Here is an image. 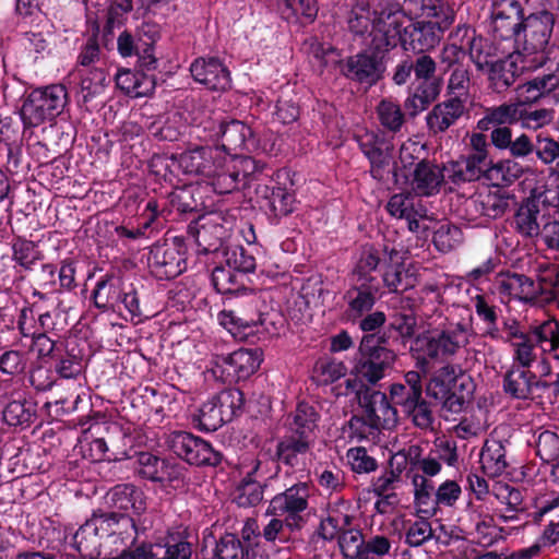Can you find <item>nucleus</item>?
<instances>
[{
	"label": "nucleus",
	"instance_id": "nucleus-42",
	"mask_svg": "<svg viewBox=\"0 0 559 559\" xmlns=\"http://www.w3.org/2000/svg\"><path fill=\"white\" fill-rule=\"evenodd\" d=\"M535 159L559 174V128L550 127L536 133Z\"/></svg>",
	"mask_w": 559,
	"mask_h": 559
},
{
	"label": "nucleus",
	"instance_id": "nucleus-38",
	"mask_svg": "<svg viewBox=\"0 0 559 559\" xmlns=\"http://www.w3.org/2000/svg\"><path fill=\"white\" fill-rule=\"evenodd\" d=\"M211 283L217 293L229 297L246 292L251 281L248 276L224 264L223 261H218L212 270Z\"/></svg>",
	"mask_w": 559,
	"mask_h": 559
},
{
	"label": "nucleus",
	"instance_id": "nucleus-11",
	"mask_svg": "<svg viewBox=\"0 0 559 559\" xmlns=\"http://www.w3.org/2000/svg\"><path fill=\"white\" fill-rule=\"evenodd\" d=\"M358 146L369 160L370 176L384 181L390 174L397 179L396 162H394V144L383 133L366 132L357 138Z\"/></svg>",
	"mask_w": 559,
	"mask_h": 559
},
{
	"label": "nucleus",
	"instance_id": "nucleus-39",
	"mask_svg": "<svg viewBox=\"0 0 559 559\" xmlns=\"http://www.w3.org/2000/svg\"><path fill=\"white\" fill-rule=\"evenodd\" d=\"M73 75L79 79V102L87 104L104 93L108 84L107 72L104 68H75Z\"/></svg>",
	"mask_w": 559,
	"mask_h": 559
},
{
	"label": "nucleus",
	"instance_id": "nucleus-5",
	"mask_svg": "<svg viewBox=\"0 0 559 559\" xmlns=\"http://www.w3.org/2000/svg\"><path fill=\"white\" fill-rule=\"evenodd\" d=\"M68 104V91L62 84H51L33 90L21 108L25 127H38L60 116Z\"/></svg>",
	"mask_w": 559,
	"mask_h": 559
},
{
	"label": "nucleus",
	"instance_id": "nucleus-8",
	"mask_svg": "<svg viewBox=\"0 0 559 559\" xmlns=\"http://www.w3.org/2000/svg\"><path fill=\"white\" fill-rule=\"evenodd\" d=\"M346 389L355 393L359 407L369 418L371 428L391 429L396 425L397 411L385 393L359 381H346Z\"/></svg>",
	"mask_w": 559,
	"mask_h": 559
},
{
	"label": "nucleus",
	"instance_id": "nucleus-15",
	"mask_svg": "<svg viewBox=\"0 0 559 559\" xmlns=\"http://www.w3.org/2000/svg\"><path fill=\"white\" fill-rule=\"evenodd\" d=\"M262 361L260 348H239L233 353L216 356L215 372L221 373L224 382L245 381L259 369Z\"/></svg>",
	"mask_w": 559,
	"mask_h": 559
},
{
	"label": "nucleus",
	"instance_id": "nucleus-19",
	"mask_svg": "<svg viewBox=\"0 0 559 559\" xmlns=\"http://www.w3.org/2000/svg\"><path fill=\"white\" fill-rule=\"evenodd\" d=\"M493 160L490 156L463 154L459 159L452 160L447 167L448 179L460 186L466 182L490 180Z\"/></svg>",
	"mask_w": 559,
	"mask_h": 559
},
{
	"label": "nucleus",
	"instance_id": "nucleus-64",
	"mask_svg": "<svg viewBox=\"0 0 559 559\" xmlns=\"http://www.w3.org/2000/svg\"><path fill=\"white\" fill-rule=\"evenodd\" d=\"M66 320L58 309L48 310L43 306V310L38 312L34 331L44 334L59 335L64 330Z\"/></svg>",
	"mask_w": 559,
	"mask_h": 559
},
{
	"label": "nucleus",
	"instance_id": "nucleus-4",
	"mask_svg": "<svg viewBox=\"0 0 559 559\" xmlns=\"http://www.w3.org/2000/svg\"><path fill=\"white\" fill-rule=\"evenodd\" d=\"M556 16L548 10L533 12L525 16L521 29V38L515 45V50L535 64L543 67L547 60L546 48L549 44Z\"/></svg>",
	"mask_w": 559,
	"mask_h": 559
},
{
	"label": "nucleus",
	"instance_id": "nucleus-41",
	"mask_svg": "<svg viewBox=\"0 0 559 559\" xmlns=\"http://www.w3.org/2000/svg\"><path fill=\"white\" fill-rule=\"evenodd\" d=\"M154 559H193V544L182 532H168L163 544L153 545Z\"/></svg>",
	"mask_w": 559,
	"mask_h": 559
},
{
	"label": "nucleus",
	"instance_id": "nucleus-48",
	"mask_svg": "<svg viewBox=\"0 0 559 559\" xmlns=\"http://www.w3.org/2000/svg\"><path fill=\"white\" fill-rule=\"evenodd\" d=\"M506 454V448L500 440H487L480 452V463L484 473L489 477L502 475L509 466Z\"/></svg>",
	"mask_w": 559,
	"mask_h": 559
},
{
	"label": "nucleus",
	"instance_id": "nucleus-53",
	"mask_svg": "<svg viewBox=\"0 0 559 559\" xmlns=\"http://www.w3.org/2000/svg\"><path fill=\"white\" fill-rule=\"evenodd\" d=\"M226 423L243 413L245 394L238 388H226L212 396Z\"/></svg>",
	"mask_w": 559,
	"mask_h": 559
},
{
	"label": "nucleus",
	"instance_id": "nucleus-32",
	"mask_svg": "<svg viewBox=\"0 0 559 559\" xmlns=\"http://www.w3.org/2000/svg\"><path fill=\"white\" fill-rule=\"evenodd\" d=\"M117 49L121 57H136L140 67L147 70H156L158 59L154 55V40L150 43L135 40L131 33L123 31L117 39Z\"/></svg>",
	"mask_w": 559,
	"mask_h": 559
},
{
	"label": "nucleus",
	"instance_id": "nucleus-36",
	"mask_svg": "<svg viewBox=\"0 0 559 559\" xmlns=\"http://www.w3.org/2000/svg\"><path fill=\"white\" fill-rule=\"evenodd\" d=\"M47 365L51 366L57 378L75 379L84 368L82 349L74 342L66 343Z\"/></svg>",
	"mask_w": 559,
	"mask_h": 559
},
{
	"label": "nucleus",
	"instance_id": "nucleus-60",
	"mask_svg": "<svg viewBox=\"0 0 559 559\" xmlns=\"http://www.w3.org/2000/svg\"><path fill=\"white\" fill-rule=\"evenodd\" d=\"M192 423L200 430L213 432L226 424V420L213 397H211L200 406L195 414H193Z\"/></svg>",
	"mask_w": 559,
	"mask_h": 559
},
{
	"label": "nucleus",
	"instance_id": "nucleus-21",
	"mask_svg": "<svg viewBox=\"0 0 559 559\" xmlns=\"http://www.w3.org/2000/svg\"><path fill=\"white\" fill-rule=\"evenodd\" d=\"M442 86L443 79L441 75H437V72L428 79L414 80L404 100V109L408 116L414 118L427 110L438 99Z\"/></svg>",
	"mask_w": 559,
	"mask_h": 559
},
{
	"label": "nucleus",
	"instance_id": "nucleus-10",
	"mask_svg": "<svg viewBox=\"0 0 559 559\" xmlns=\"http://www.w3.org/2000/svg\"><path fill=\"white\" fill-rule=\"evenodd\" d=\"M254 194L259 207L273 226L278 225L282 218L296 210L297 200L294 190L281 185L273 176L265 177V182L257 183Z\"/></svg>",
	"mask_w": 559,
	"mask_h": 559
},
{
	"label": "nucleus",
	"instance_id": "nucleus-9",
	"mask_svg": "<svg viewBox=\"0 0 559 559\" xmlns=\"http://www.w3.org/2000/svg\"><path fill=\"white\" fill-rule=\"evenodd\" d=\"M166 443L177 457L189 465L216 467L224 459L223 453L215 450L209 441L188 431H173Z\"/></svg>",
	"mask_w": 559,
	"mask_h": 559
},
{
	"label": "nucleus",
	"instance_id": "nucleus-56",
	"mask_svg": "<svg viewBox=\"0 0 559 559\" xmlns=\"http://www.w3.org/2000/svg\"><path fill=\"white\" fill-rule=\"evenodd\" d=\"M214 559H250V546L245 545L238 535L225 533L216 542Z\"/></svg>",
	"mask_w": 559,
	"mask_h": 559
},
{
	"label": "nucleus",
	"instance_id": "nucleus-26",
	"mask_svg": "<svg viewBox=\"0 0 559 559\" xmlns=\"http://www.w3.org/2000/svg\"><path fill=\"white\" fill-rule=\"evenodd\" d=\"M464 99L461 96H451L436 104L426 116V124L433 134L444 133L463 116Z\"/></svg>",
	"mask_w": 559,
	"mask_h": 559
},
{
	"label": "nucleus",
	"instance_id": "nucleus-50",
	"mask_svg": "<svg viewBox=\"0 0 559 559\" xmlns=\"http://www.w3.org/2000/svg\"><path fill=\"white\" fill-rule=\"evenodd\" d=\"M168 199L171 207L180 215H195L193 219H197L204 209L199 190L192 186L175 189Z\"/></svg>",
	"mask_w": 559,
	"mask_h": 559
},
{
	"label": "nucleus",
	"instance_id": "nucleus-63",
	"mask_svg": "<svg viewBox=\"0 0 559 559\" xmlns=\"http://www.w3.org/2000/svg\"><path fill=\"white\" fill-rule=\"evenodd\" d=\"M527 337L536 346L546 350V348H544V344H548L550 347L554 343L559 342V321L556 319H548L540 324L531 326L527 332Z\"/></svg>",
	"mask_w": 559,
	"mask_h": 559
},
{
	"label": "nucleus",
	"instance_id": "nucleus-52",
	"mask_svg": "<svg viewBox=\"0 0 559 559\" xmlns=\"http://www.w3.org/2000/svg\"><path fill=\"white\" fill-rule=\"evenodd\" d=\"M530 173V167L519 163L515 158H506L493 162L490 182L497 187H509L519 180L523 175Z\"/></svg>",
	"mask_w": 559,
	"mask_h": 559
},
{
	"label": "nucleus",
	"instance_id": "nucleus-40",
	"mask_svg": "<svg viewBox=\"0 0 559 559\" xmlns=\"http://www.w3.org/2000/svg\"><path fill=\"white\" fill-rule=\"evenodd\" d=\"M559 88V74L550 72L537 75L534 79L521 84L516 88L518 105H526L538 102L542 97L549 95Z\"/></svg>",
	"mask_w": 559,
	"mask_h": 559
},
{
	"label": "nucleus",
	"instance_id": "nucleus-47",
	"mask_svg": "<svg viewBox=\"0 0 559 559\" xmlns=\"http://www.w3.org/2000/svg\"><path fill=\"white\" fill-rule=\"evenodd\" d=\"M539 204L534 199H525L514 214L515 230L523 238H534L542 234L538 223Z\"/></svg>",
	"mask_w": 559,
	"mask_h": 559
},
{
	"label": "nucleus",
	"instance_id": "nucleus-14",
	"mask_svg": "<svg viewBox=\"0 0 559 559\" xmlns=\"http://www.w3.org/2000/svg\"><path fill=\"white\" fill-rule=\"evenodd\" d=\"M341 75L356 84L372 87L377 85L386 71V61L372 51L365 49L337 62Z\"/></svg>",
	"mask_w": 559,
	"mask_h": 559
},
{
	"label": "nucleus",
	"instance_id": "nucleus-22",
	"mask_svg": "<svg viewBox=\"0 0 559 559\" xmlns=\"http://www.w3.org/2000/svg\"><path fill=\"white\" fill-rule=\"evenodd\" d=\"M215 148L210 145H195L180 154L171 155V164L177 165L185 175L213 176L216 174Z\"/></svg>",
	"mask_w": 559,
	"mask_h": 559
},
{
	"label": "nucleus",
	"instance_id": "nucleus-17",
	"mask_svg": "<svg viewBox=\"0 0 559 559\" xmlns=\"http://www.w3.org/2000/svg\"><path fill=\"white\" fill-rule=\"evenodd\" d=\"M485 69L488 71L490 87L496 93L506 92L525 71L538 69L527 57L514 50L502 59L490 62Z\"/></svg>",
	"mask_w": 559,
	"mask_h": 559
},
{
	"label": "nucleus",
	"instance_id": "nucleus-62",
	"mask_svg": "<svg viewBox=\"0 0 559 559\" xmlns=\"http://www.w3.org/2000/svg\"><path fill=\"white\" fill-rule=\"evenodd\" d=\"M463 238V233L456 225L441 224L432 235V242L439 252L448 253L456 248Z\"/></svg>",
	"mask_w": 559,
	"mask_h": 559
},
{
	"label": "nucleus",
	"instance_id": "nucleus-30",
	"mask_svg": "<svg viewBox=\"0 0 559 559\" xmlns=\"http://www.w3.org/2000/svg\"><path fill=\"white\" fill-rule=\"evenodd\" d=\"M224 305L234 310L237 316L245 318V323H249L255 331L264 323L263 313L259 309L260 299L252 287L225 297Z\"/></svg>",
	"mask_w": 559,
	"mask_h": 559
},
{
	"label": "nucleus",
	"instance_id": "nucleus-18",
	"mask_svg": "<svg viewBox=\"0 0 559 559\" xmlns=\"http://www.w3.org/2000/svg\"><path fill=\"white\" fill-rule=\"evenodd\" d=\"M135 464V474L152 483L171 485L183 478L182 467L178 463L152 452H139Z\"/></svg>",
	"mask_w": 559,
	"mask_h": 559
},
{
	"label": "nucleus",
	"instance_id": "nucleus-57",
	"mask_svg": "<svg viewBox=\"0 0 559 559\" xmlns=\"http://www.w3.org/2000/svg\"><path fill=\"white\" fill-rule=\"evenodd\" d=\"M259 464L260 463L258 462L254 469L251 473H248L237 487V495L234 500L240 508L255 507L263 499L264 487L253 479V474Z\"/></svg>",
	"mask_w": 559,
	"mask_h": 559
},
{
	"label": "nucleus",
	"instance_id": "nucleus-24",
	"mask_svg": "<svg viewBox=\"0 0 559 559\" xmlns=\"http://www.w3.org/2000/svg\"><path fill=\"white\" fill-rule=\"evenodd\" d=\"M115 79L119 90L135 98L151 95L156 87L155 70L144 69L138 62L134 69H119Z\"/></svg>",
	"mask_w": 559,
	"mask_h": 559
},
{
	"label": "nucleus",
	"instance_id": "nucleus-55",
	"mask_svg": "<svg viewBox=\"0 0 559 559\" xmlns=\"http://www.w3.org/2000/svg\"><path fill=\"white\" fill-rule=\"evenodd\" d=\"M11 248L12 260L25 271H32L35 263L43 259L37 243L24 237L15 236L12 239Z\"/></svg>",
	"mask_w": 559,
	"mask_h": 559
},
{
	"label": "nucleus",
	"instance_id": "nucleus-27",
	"mask_svg": "<svg viewBox=\"0 0 559 559\" xmlns=\"http://www.w3.org/2000/svg\"><path fill=\"white\" fill-rule=\"evenodd\" d=\"M39 419L37 402L28 396L19 395L10 401L2 411V420L9 427L25 430Z\"/></svg>",
	"mask_w": 559,
	"mask_h": 559
},
{
	"label": "nucleus",
	"instance_id": "nucleus-20",
	"mask_svg": "<svg viewBox=\"0 0 559 559\" xmlns=\"http://www.w3.org/2000/svg\"><path fill=\"white\" fill-rule=\"evenodd\" d=\"M193 80L211 91L225 92L231 87L230 71L218 57H199L190 64Z\"/></svg>",
	"mask_w": 559,
	"mask_h": 559
},
{
	"label": "nucleus",
	"instance_id": "nucleus-54",
	"mask_svg": "<svg viewBox=\"0 0 559 559\" xmlns=\"http://www.w3.org/2000/svg\"><path fill=\"white\" fill-rule=\"evenodd\" d=\"M217 319L219 324L226 329L235 340L240 342H253L258 331L249 323H245V318L237 316L229 307L218 312Z\"/></svg>",
	"mask_w": 559,
	"mask_h": 559
},
{
	"label": "nucleus",
	"instance_id": "nucleus-16",
	"mask_svg": "<svg viewBox=\"0 0 559 559\" xmlns=\"http://www.w3.org/2000/svg\"><path fill=\"white\" fill-rule=\"evenodd\" d=\"M491 33L496 39L519 43L524 22V10L519 0H500L491 14Z\"/></svg>",
	"mask_w": 559,
	"mask_h": 559
},
{
	"label": "nucleus",
	"instance_id": "nucleus-61",
	"mask_svg": "<svg viewBox=\"0 0 559 559\" xmlns=\"http://www.w3.org/2000/svg\"><path fill=\"white\" fill-rule=\"evenodd\" d=\"M382 282L389 293L393 294H403L413 287V284L409 282L408 272L405 270L403 262L393 263V261H390L389 264H385Z\"/></svg>",
	"mask_w": 559,
	"mask_h": 559
},
{
	"label": "nucleus",
	"instance_id": "nucleus-46",
	"mask_svg": "<svg viewBox=\"0 0 559 559\" xmlns=\"http://www.w3.org/2000/svg\"><path fill=\"white\" fill-rule=\"evenodd\" d=\"M378 288L371 285V282L364 281L359 285L353 286L347 296H350L348 301V317L353 322H356L358 317L372 310L377 301Z\"/></svg>",
	"mask_w": 559,
	"mask_h": 559
},
{
	"label": "nucleus",
	"instance_id": "nucleus-34",
	"mask_svg": "<svg viewBox=\"0 0 559 559\" xmlns=\"http://www.w3.org/2000/svg\"><path fill=\"white\" fill-rule=\"evenodd\" d=\"M123 283L120 277L112 273L100 276L92 292V299L95 307L103 312L115 311L120 305Z\"/></svg>",
	"mask_w": 559,
	"mask_h": 559
},
{
	"label": "nucleus",
	"instance_id": "nucleus-25",
	"mask_svg": "<svg viewBox=\"0 0 559 559\" xmlns=\"http://www.w3.org/2000/svg\"><path fill=\"white\" fill-rule=\"evenodd\" d=\"M508 207L509 197L499 190L472 197L465 203V211L469 222H476L480 217L486 218V222L499 218L506 213Z\"/></svg>",
	"mask_w": 559,
	"mask_h": 559
},
{
	"label": "nucleus",
	"instance_id": "nucleus-7",
	"mask_svg": "<svg viewBox=\"0 0 559 559\" xmlns=\"http://www.w3.org/2000/svg\"><path fill=\"white\" fill-rule=\"evenodd\" d=\"M187 251L188 246L182 237L153 245L147 255L151 274L159 281L176 278L187 270Z\"/></svg>",
	"mask_w": 559,
	"mask_h": 559
},
{
	"label": "nucleus",
	"instance_id": "nucleus-43",
	"mask_svg": "<svg viewBox=\"0 0 559 559\" xmlns=\"http://www.w3.org/2000/svg\"><path fill=\"white\" fill-rule=\"evenodd\" d=\"M72 542V546L83 559H100L102 536L91 519L73 534Z\"/></svg>",
	"mask_w": 559,
	"mask_h": 559
},
{
	"label": "nucleus",
	"instance_id": "nucleus-44",
	"mask_svg": "<svg viewBox=\"0 0 559 559\" xmlns=\"http://www.w3.org/2000/svg\"><path fill=\"white\" fill-rule=\"evenodd\" d=\"M382 255H389L390 261H393L394 257L399 255V251L394 248L389 249L388 246H383L382 249L377 248L373 245H366L362 247L353 272L354 275L358 277V281H373V277L370 274L379 266Z\"/></svg>",
	"mask_w": 559,
	"mask_h": 559
},
{
	"label": "nucleus",
	"instance_id": "nucleus-1",
	"mask_svg": "<svg viewBox=\"0 0 559 559\" xmlns=\"http://www.w3.org/2000/svg\"><path fill=\"white\" fill-rule=\"evenodd\" d=\"M391 335H362L353 360L350 374L346 381L376 385L394 369L397 354L390 347Z\"/></svg>",
	"mask_w": 559,
	"mask_h": 559
},
{
	"label": "nucleus",
	"instance_id": "nucleus-59",
	"mask_svg": "<svg viewBox=\"0 0 559 559\" xmlns=\"http://www.w3.org/2000/svg\"><path fill=\"white\" fill-rule=\"evenodd\" d=\"M219 258L224 264L246 276L253 273L257 267L254 255L242 246L227 247Z\"/></svg>",
	"mask_w": 559,
	"mask_h": 559
},
{
	"label": "nucleus",
	"instance_id": "nucleus-49",
	"mask_svg": "<svg viewBox=\"0 0 559 559\" xmlns=\"http://www.w3.org/2000/svg\"><path fill=\"white\" fill-rule=\"evenodd\" d=\"M550 271H551V269H549L546 272V274H543V276H547ZM540 277H542V275L539 276V278ZM502 287L506 290H508V293L510 295H513V296L518 297L519 299H523V300H528V299L535 298L537 293L539 292V289L543 290V289L549 288V293L552 295L549 284H546L545 282H542L539 280V284L536 285L535 282L531 277H528L524 274H518V273H513V274L509 275L507 277V280H504L502 282Z\"/></svg>",
	"mask_w": 559,
	"mask_h": 559
},
{
	"label": "nucleus",
	"instance_id": "nucleus-23",
	"mask_svg": "<svg viewBox=\"0 0 559 559\" xmlns=\"http://www.w3.org/2000/svg\"><path fill=\"white\" fill-rule=\"evenodd\" d=\"M321 415L308 402H298L294 412L286 417V432L298 439L316 443Z\"/></svg>",
	"mask_w": 559,
	"mask_h": 559
},
{
	"label": "nucleus",
	"instance_id": "nucleus-58",
	"mask_svg": "<svg viewBox=\"0 0 559 559\" xmlns=\"http://www.w3.org/2000/svg\"><path fill=\"white\" fill-rule=\"evenodd\" d=\"M0 165L12 176L24 175L29 168V164L23 155L22 145L16 141L0 145Z\"/></svg>",
	"mask_w": 559,
	"mask_h": 559
},
{
	"label": "nucleus",
	"instance_id": "nucleus-45",
	"mask_svg": "<svg viewBox=\"0 0 559 559\" xmlns=\"http://www.w3.org/2000/svg\"><path fill=\"white\" fill-rule=\"evenodd\" d=\"M521 105L516 104H501L486 108L484 116L477 122V129L486 132L491 128H499L500 126H511L521 119Z\"/></svg>",
	"mask_w": 559,
	"mask_h": 559
},
{
	"label": "nucleus",
	"instance_id": "nucleus-2",
	"mask_svg": "<svg viewBox=\"0 0 559 559\" xmlns=\"http://www.w3.org/2000/svg\"><path fill=\"white\" fill-rule=\"evenodd\" d=\"M475 384L471 376L453 365L438 369L426 385L427 396L441 404L442 409L460 414L472 399Z\"/></svg>",
	"mask_w": 559,
	"mask_h": 559
},
{
	"label": "nucleus",
	"instance_id": "nucleus-33",
	"mask_svg": "<svg viewBox=\"0 0 559 559\" xmlns=\"http://www.w3.org/2000/svg\"><path fill=\"white\" fill-rule=\"evenodd\" d=\"M548 384L537 380L534 372L525 368L513 366L503 376V391L512 399L528 400L532 397L533 386L546 388Z\"/></svg>",
	"mask_w": 559,
	"mask_h": 559
},
{
	"label": "nucleus",
	"instance_id": "nucleus-6",
	"mask_svg": "<svg viewBox=\"0 0 559 559\" xmlns=\"http://www.w3.org/2000/svg\"><path fill=\"white\" fill-rule=\"evenodd\" d=\"M465 325L457 323L455 328L437 333L417 335L411 345V355L421 369L432 360H443L457 353L464 343Z\"/></svg>",
	"mask_w": 559,
	"mask_h": 559
},
{
	"label": "nucleus",
	"instance_id": "nucleus-31",
	"mask_svg": "<svg viewBox=\"0 0 559 559\" xmlns=\"http://www.w3.org/2000/svg\"><path fill=\"white\" fill-rule=\"evenodd\" d=\"M382 17L379 20L377 27L386 35L389 38V46L396 47L401 45L407 50L406 32L408 25L404 26L406 13L400 3L392 4L390 8L384 9L381 13Z\"/></svg>",
	"mask_w": 559,
	"mask_h": 559
},
{
	"label": "nucleus",
	"instance_id": "nucleus-35",
	"mask_svg": "<svg viewBox=\"0 0 559 559\" xmlns=\"http://www.w3.org/2000/svg\"><path fill=\"white\" fill-rule=\"evenodd\" d=\"M437 70V63L429 55H420L414 59L407 57L395 66L392 81L401 86L406 84L413 74L415 76L414 80L428 79Z\"/></svg>",
	"mask_w": 559,
	"mask_h": 559
},
{
	"label": "nucleus",
	"instance_id": "nucleus-3",
	"mask_svg": "<svg viewBox=\"0 0 559 559\" xmlns=\"http://www.w3.org/2000/svg\"><path fill=\"white\" fill-rule=\"evenodd\" d=\"M195 129L199 139L217 143L226 154L233 157L245 151L250 152L257 144L251 127L236 119L229 121L207 119L195 126Z\"/></svg>",
	"mask_w": 559,
	"mask_h": 559
},
{
	"label": "nucleus",
	"instance_id": "nucleus-13",
	"mask_svg": "<svg viewBox=\"0 0 559 559\" xmlns=\"http://www.w3.org/2000/svg\"><path fill=\"white\" fill-rule=\"evenodd\" d=\"M188 238L192 239L199 257H213V262L221 257L227 248L228 229L218 221V217L199 215L187 227Z\"/></svg>",
	"mask_w": 559,
	"mask_h": 559
},
{
	"label": "nucleus",
	"instance_id": "nucleus-37",
	"mask_svg": "<svg viewBox=\"0 0 559 559\" xmlns=\"http://www.w3.org/2000/svg\"><path fill=\"white\" fill-rule=\"evenodd\" d=\"M444 168H439L438 165L428 159L418 162L413 171V188L418 195L430 197L440 191L444 181Z\"/></svg>",
	"mask_w": 559,
	"mask_h": 559
},
{
	"label": "nucleus",
	"instance_id": "nucleus-12",
	"mask_svg": "<svg viewBox=\"0 0 559 559\" xmlns=\"http://www.w3.org/2000/svg\"><path fill=\"white\" fill-rule=\"evenodd\" d=\"M309 485L297 483L285 491L275 495L266 509L267 515L286 518L289 532L300 531L307 523L304 512L308 509Z\"/></svg>",
	"mask_w": 559,
	"mask_h": 559
},
{
	"label": "nucleus",
	"instance_id": "nucleus-29",
	"mask_svg": "<svg viewBox=\"0 0 559 559\" xmlns=\"http://www.w3.org/2000/svg\"><path fill=\"white\" fill-rule=\"evenodd\" d=\"M107 502L114 509L131 511L135 515H141L146 510L144 491L130 483L114 486L107 493Z\"/></svg>",
	"mask_w": 559,
	"mask_h": 559
},
{
	"label": "nucleus",
	"instance_id": "nucleus-28",
	"mask_svg": "<svg viewBox=\"0 0 559 559\" xmlns=\"http://www.w3.org/2000/svg\"><path fill=\"white\" fill-rule=\"evenodd\" d=\"M314 443L298 439L285 433L276 443L275 460L290 468L298 469L306 465V456L311 452Z\"/></svg>",
	"mask_w": 559,
	"mask_h": 559
},
{
	"label": "nucleus",
	"instance_id": "nucleus-51",
	"mask_svg": "<svg viewBox=\"0 0 559 559\" xmlns=\"http://www.w3.org/2000/svg\"><path fill=\"white\" fill-rule=\"evenodd\" d=\"M234 157L235 165L248 188H255L257 183L265 182V177L271 178L274 175V170L271 167L254 157L243 155L242 153Z\"/></svg>",
	"mask_w": 559,
	"mask_h": 559
}]
</instances>
